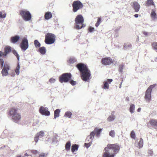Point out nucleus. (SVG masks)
<instances>
[{
	"label": "nucleus",
	"mask_w": 157,
	"mask_h": 157,
	"mask_svg": "<svg viewBox=\"0 0 157 157\" xmlns=\"http://www.w3.org/2000/svg\"><path fill=\"white\" fill-rule=\"evenodd\" d=\"M76 66L81 73L82 79L84 81H86L89 79L90 76V71L88 70L87 66L82 63L77 64Z\"/></svg>",
	"instance_id": "obj_1"
},
{
	"label": "nucleus",
	"mask_w": 157,
	"mask_h": 157,
	"mask_svg": "<svg viewBox=\"0 0 157 157\" xmlns=\"http://www.w3.org/2000/svg\"><path fill=\"white\" fill-rule=\"evenodd\" d=\"M120 149V146L117 144H108L107 147L105 148V151L103 155V157H114L115 155L110 154L109 152L110 150H113V152L116 153L119 151Z\"/></svg>",
	"instance_id": "obj_2"
},
{
	"label": "nucleus",
	"mask_w": 157,
	"mask_h": 157,
	"mask_svg": "<svg viewBox=\"0 0 157 157\" xmlns=\"http://www.w3.org/2000/svg\"><path fill=\"white\" fill-rule=\"evenodd\" d=\"M9 115L12 117L13 121L18 123L21 118V115L19 113H17V110L15 108H12L9 112Z\"/></svg>",
	"instance_id": "obj_3"
},
{
	"label": "nucleus",
	"mask_w": 157,
	"mask_h": 157,
	"mask_svg": "<svg viewBox=\"0 0 157 157\" xmlns=\"http://www.w3.org/2000/svg\"><path fill=\"white\" fill-rule=\"evenodd\" d=\"M55 36L53 34L48 33L45 35V42L48 44H53L55 41Z\"/></svg>",
	"instance_id": "obj_4"
},
{
	"label": "nucleus",
	"mask_w": 157,
	"mask_h": 157,
	"mask_svg": "<svg viewBox=\"0 0 157 157\" xmlns=\"http://www.w3.org/2000/svg\"><path fill=\"white\" fill-rule=\"evenodd\" d=\"M155 85H151L146 90L144 96V98L146 101L149 102L151 98V92L152 89L155 87Z\"/></svg>",
	"instance_id": "obj_5"
},
{
	"label": "nucleus",
	"mask_w": 157,
	"mask_h": 157,
	"mask_svg": "<svg viewBox=\"0 0 157 157\" xmlns=\"http://www.w3.org/2000/svg\"><path fill=\"white\" fill-rule=\"evenodd\" d=\"M20 15L25 21H28L31 18V15L30 12L26 10H23L20 11Z\"/></svg>",
	"instance_id": "obj_6"
},
{
	"label": "nucleus",
	"mask_w": 157,
	"mask_h": 157,
	"mask_svg": "<svg viewBox=\"0 0 157 157\" xmlns=\"http://www.w3.org/2000/svg\"><path fill=\"white\" fill-rule=\"evenodd\" d=\"M71 74L70 73H64L59 77V81L61 83L67 82L71 78Z\"/></svg>",
	"instance_id": "obj_7"
},
{
	"label": "nucleus",
	"mask_w": 157,
	"mask_h": 157,
	"mask_svg": "<svg viewBox=\"0 0 157 157\" xmlns=\"http://www.w3.org/2000/svg\"><path fill=\"white\" fill-rule=\"evenodd\" d=\"M72 6L73 11L75 12L78 10L82 8L83 7V5L80 1L77 0L73 2Z\"/></svg>",
	"instance_id": "obj_8"
},
{
	"label": "nucleus",
	"mask_w": 157,
	"mask_h": 157,
	"mask_svg": "<svg viewBox=\"0 0 157 157\" xmlns=\"http://www.w3.org/2000/svg\"><path fill=\"white\" fill-rule=\"evenodd\" d=\"M20 47L22 50L25 51L29 47L28 40L27 38L24 37L23 38L22 41L20 44Z\"/></svg>",
	"instance_id": "obj_9"
},
{
	"label": "nucleus",
	"mask_w": 157,
	"mask_h": 157,
	"mask_svg": "<svg viewBox=\"0 0 157 157\" xmlns=\"http://www.w3.org/2000/svg\"><path fill=\"white\" fill-rule=\"evenodd\" d=\"M48 110V109L47 108L41 106L40 108L39 112L43 115L49 116L50 115V113Z\"/></svg>",
	"instance_id": "obj_10"
},
{
	"label": "nucleus",
	"mask_w": 157,
	"mask_h": 157,
	"mask_svg": "<svg viewBox=\"0 0 157 157\" xmlns=\"http://www.w3.org/2000/svg\"><path fill=\"white\" fill-rule=\"evenodd\" d=\"M1 71V73L3 76H6L8 74V71L10 70L9 65L7 64H5Z\"/></svg>",
	"instance_id": "obj_11"
},
{
	"label": "nucleus",
	"mask_w": 157,
	"mask_h": 157,
	"mask_svg": "<svg viewBox=\"0 0 157 157\" xmlns=\"http://www.w3.org/2000/svg\"><path fill=\"white\" fill-rule=\"evenodd\" d=\"M75 21L76 25L82 24L84 22V19L81 15L77 16L75 18Z\"/></svg>",
	"instance_id": "obj_12"
},
{
	"label": "nucleus",
	"mask_w": 157,
	"mask_h": 157,
	"mask_svg": "<svg viewBox=\"0 0 157 157\" xmlns=\"http://www.w3.org/2000/svg\"><path fill=\"white\" fill-rule=\"evenodd\" d=\"M45 135L44 132L41 131L39 132L36 134L34 138V141L36 143H37L39 138H41L44 137Z\"/></svg>",
	"instance_id": "obj_13"
},
{
	"label": "nucleus",
	"mask_w": 157,
	"mask_h": 157,
	"mask_svg": "<svg viewBox=\"0 0 157 157\" xmlns=\"http://www.w3.org/2000/svg\"><path fill=\"white\" fill-rule=\"evenodd\" d=\"M131 5L133 7L136 12H137L139 11L140 8V6L137 2H131Z\"/></svg>",
	"instance_id": "obj_14"
},
{
	"label": "nucleus",
	"mask_w": 157,
	"mask_h": 157,
	"mask_svg": "<svg viewBox=\"0 0 157 157\" xmlns=\"http://www.w3.org/2000/svg\"><path fill=\"white\" fill-rule=\"evenodd\" d=\"M101 62L103 64L107 65L113 63V61L110 58L108 57L102 59Z\"/></svg>",
	"instance_id": "obj_15"
},
{
	"label": "nucleus",
	"mask_w": 157,
	"mask_h": 157,
	"mask_svg": "<svg viewBox=\"0 0 157 157\" xmlns=\"http://www.w3.org/2000/svg\"><path fill=\"white\" fill-rule=\"evenodd\" d=\"M135 145L136 147L140 148L143 147V141L142 138H140V141L138 142V140H136L135 143Z\"/></svg>",
	"instance_id": "obj_16"
},
{
	"label": "nucleus",
	"mask_w": 157,
	"mask_h": 157,
	"mask_svg": "<svg viewBox=\"0 0 157 157\" xmlns=\"http://www.w3.org/2000/svg\"><path fill=\"white\" fill-rule=\"evenodd\" d=\"M113 79H107L106 81H105L103 82L104 85L103 86L102 88L105 90L108 89L109 88V85L108 82H109L110 84L111 82H112Z\"/></svg>",
	"instance_id": "obj_17"
},
{
	"label": "nucleus",
	"mask_w": 157,
	"mask_h": 157,
	"mask_svg": "<svg viewBox=\"0 0 157 157\" xmlns=\"http://www.w3.org/2000/svg\"><path fill=\"white\" fill-rule=\"evenodd\" d=\"M20 39V37L18 35H16L11 37L10 39L11 42L13 44H15Z\"/></svg>",
	"instance_id": "obj_18"
},
{
	"label": "nucleus",
	"mask_w": 157,
	"mask_h": 157,
	"mask_svg": "<svg viewBox=\"0 0 157 157\" xmlns=\"http://www.w3.org/2000/svg\"><path fill=\"white\" fill-rule=\"evenodd\" d=\"M102 128L100 129L98 128H95L94 130V134H95L96 136L98 137L100 136V135L102 131Z\"/></svg>",
	"instance_id": "obj_19"
},
{
	"label": "nucleus",
	"mask_w": 157,
	"mask_h": 157,
	"mask_svg": "<svg viewBox=\"0 0 157 157\" xmlns=\"http://www.w3.org/2000/svg\"><path fill=\"white\" fill-rule=\"evenodd\" d=\"M149 123L153 127H157V120L152 119L149 121Z\"/></svg>",
	"instance_id": "obj_20"
},
{
	"label": "nucleus",
	"mask_w": 157,
	"mask_h": 157,
	"mask_svg": "<svg viewBox=\"0 0 157 157\" xmlns=\"http://www.w3.org/2000/svg\"><path fill=\"white\" fill-rule=\"evenodd\" d=\"M52 17V14L51 12H47L45 13L44 17L46 20H48L51 18Z\"/></svg>",
	"instance_id": "obj_21"
},
{
	"label": "nucleus",
	"mask_w": 157,
	"mask_h": 157,
	"mask_svg": "<svg viewBox=\"0 0 157 157\" xmlns=\"http://www.w3.org/2000/svg\"><path fill=\"white\" fill-rule=\"evenodd\" d=\"M5 49V51L3 54L4 56H6L8 53L10 52L11 51V48L10 46L6 47Z\"/></svg>",
	"instance_id": "obj_22"
},
{
	"label": "nucleus",
	"mask_w": 157,
	"mask_h": 157,
	"mask_svg": "<svg viewBox=\"0 0 157 157\" xmlns=\"http://www.w3.org/2000/svg\"><path fill=\"white\" fill-rule=\"evenodd\" d=\"M151 16L152 19L153 20H154L157 18V16L155 13V11L153 9L151 10Z\"/></svg>",
	"instance_id": "obj_23"
},
{
	"label": "nucleus",
	"mask_w": 157,
	"mask_h": 157,
	"mask_svg": "<svg viewBox=\"0 0 157 157\" xmlns=\"http://www.w3.org/2000/svg\"><path fill=\"white\" fill-rule=\"evenodd\" d=\"M38 52L42 55H44L46 52L45 48L44 47H40L38 49Z\"/></svg>",
	"instance_id": "obj_24"
},
{
	"label": "nucleus",
	"mask_w": 157,
	"mask_h": 157,
	"mask_svg": "<svg viewBox=\"0 0 157 157\" xmlns=\"http://www.w3.org/2000/svg\"><path fill=\"white\" fill-rule=\"evenodd\" d=\"M95 135L94 132V131H92L90 133V135L87 137L86 140H87V139H90L91 142L92 141V140H93L94 136Z\"/></svg>",
	"instance_id": "obj_25"
},
{
	"label": "nucleus",
	"mask_w": 157,
	"mask_h": 157,
	"mask_svg": "<svg viewBox=\"0 0 157 157\" xmlns=\"http://www.w3.org/2000/svg\"><path fill=\"white\" fill-rule=\"evenodd\" d=\"M60 111V110L59 109H56L55 111L54 114V118L55 119L59 117Z\"/></svg>",
	"instance_id": "obj_26"
},
{
	"label": "nucleus",
	"mask_w": 157,
	"mask_h": 157,
	"mask_svg": "<svg viewBox=\"0 0 157 157\" xmlns=\"http://www.w3.org/2000/svg\"><path fill=\"white\" fill-rule=\"evenodd\" d=\"M78 146L77 145L75 144L72 145L71 147V151L74 152L75 151H77L78 148Z\"/></svg>",
	"instance_id": "obj_27"
},
{
	"label": "nucleus",
	"mask_w": 157,
	"mask_h": 157,
	"mask_svg": "<svg viewBox=\"0 0 157 157\" xmlns=\"http://www.w3.org/2000/svg\"><path fill=\"white\" fill-rule=\"evenodd\" d=\"M50 141L52 142V143L55 144V143L58 141L57 138L56 136H53L50 138Z\"/></svg>",
	"instance_id": "obj_28"
},
{
	"label": "nucleus",
	"mask_w": 157,
	"mask_h": 157,
	"mask_svg": "<svg viewBox=\"0 0 157 157\" xmlns=\"http://www.w3.org/2000/svg\"><path fill=\"white\" fill-rule=\"evenodd\" d=\"M68 63L71 64L73 63L76 61V59L74 57L70 58L68 60Z\"/></svg>",
	"instance_id": "obj_29"
},
{
	"label": "nucleus",
	"mask_w": 157,
	"mask_h": 157,
	"mask_svg": "<svg viewBox=\"0 0 157 157\" xmlns=\"http://www.w3.org/2000/svg\"><path fill=\"white\" fill-rule=\"evenodd\" d=\"M115 118V115H111L109 116L107 118V120L108 121L110 122L114 120Z\"/></svg>",
	"instance_id": "obj_30"
},
{
	"label": "nucleus",
	"mask_w": 157,
	"mask_h": 157,
	"mask_svg": "<svg viewBox=\"0 0 157 157\" xmlns=\"http://www.w3.org/2000/svg\"><path fill=\"white\" fill-rule=\"evenodd\" d=\"M71 146V143L70 141H68L66 144L65 145V149L67 150H69L70 149V148Z\"/></svg>",
	"instance_id": "obj_31"
},
{
	"label": "nucleus",
	"mask_w": 157,
	"mask_h": 157,
	"mask_svg": "<svg viewBox=\"0 0 157 157\" xmlns=\"http://www.w3.org/2000/svg\"><path fill=\"white\" fill-rule=\"evenodd\" d=\"M129 111L131 113H133L135 111V105L133 104L131 105L129 109Z\"/></svg>",
	"instance_id": "obj_32"
},
{
	"label": "nucleus",
	"mask_w": 157,
	"mask_h": 157,
	"mask_svg": "<svg viewBox=\"0 0 157 157\" xmlns=\"http://www.w3.org/2000/svg\"><path fill=\"white\" fill-rule=\"evenodd\" d=\"M85 25L83 24V23L82 24H80V25H75V27L76 29H82V27H84L85 26Z\"/></svg>",
	"instance_id": "obj_33"
},
{
	"label": "nucleus",
	"mask_w": 157,
	"mask_h": 157,
	"mask_svg": "<svg viewBox=\"0 0 157 157\" xmlns=\"http://www.w3.org/2000/svg\"><path fill=\"white\" fill-rule=\"evenodd\" d=\"M20 66L19 64H18L17 66L16 67V69L15 70V71L16 74L17 75H18L20 73Z\"/></svg>",
	"instance_id": "obj_34"
},
{
	"label": "nucleus",
	"mask_w": 157,
	"mask_h": 157,
	"mask_svg": "<svg viewBox=\"0 0 157 157\" xmlns=\"http://www.w3.org/2000/svg\"><path fill=\"white\" fill-rule=\"evenodd\" d=\"M71 115L72 113L71 112L67 111L64 114V117H66L71 118Z\"/></svg>",
	"instance_id": "obj_35"
},
{
	"label": "nucleus",
	"mask_w": 157,
	"mask_h": 157,
	"mask_svg": "<svg viewBox=\"0 0 157 157\" xmlns=\"http://www.w3.org/2000/svg\"><path fill=\"white\" fill-rule=\"evenodd\" d=\"M34 44L35 47L37 48L40 47V44L37 40H35L34 41Z\"/></svg>",
	"instance_id": "obj_36"
},
{
	"label": "nucleus",
	"mask_w": 157,
	"mask_h": 157,
	"mask_svg": "<svg viewBox=\"0 0 157 157\" xmlns=\"http://www.w3.org/2000/svg\"><path fill=\"white\" fill-rule=\"evenodd\" d=\"M146 4L147 6L155 5L154 3L153 0H147Z\"/></svg>",
	"instance_id": "obj_37"
},
{
	"label": "nucleus",
	"mask_w": 157,
	"mask_h": 157,
	"mask_svg": "<svg viewBox=\"0 0 157 157\" xmlns=\"http://www.w3.org/2000/svg\"><path fill=\"white\" fill-rule=\"evenodd\" d=\"M3 53L2 52H0V57L1 56ZM3 64H4V61L2 59H0V66H1V67L2 68L3 66Z\"/></svg>",
	"instance_id": "obj_38"
},
{
	"label": "nucleus",
	"mask_w": 157,
	"mask_h": 157,
	"mask_svg": "<svg viewBox=\"0 0 157 157\" xmlns=\"http://www.w3.org/2000/svg\"><path fill=\"white\" fill-rule=\"evenodd\" d=\"M6 16V13L2 11L0 12V18H5Z\"/></svg>",
	"instance_id": "obj_39"
},
{
	"label": "nucleus",
	"mask_w": 157,
	"mask_h": 157,
	"mask_svg": "<svg viewBox=\"0 0 157 157\" xmlns=\"http://www.w3.org/2000/svg\"><path fill=\"white\" fill-rule=\"evenodd\" d=\"M13 53L14 55L15 56H17V60H19V56L17 52L15 50H13Z\"/></svg>",
	"instance_id": "obj_40"
},
{
	"label": "nucleus",
	"mask_w": 157,
	"mask_h": 157,
	"mask_svg": "<svg viewBox=\"0 0 157 157\" xmlns=\"http://www.w3.org/2000/svg\"><path fill=\"white\" fill-rule=\"evenodd\" d=\"M115 132L114 130H111L109 132V135L112 137H115Z\"/></svg>",
	"instance_id": "obj_41"
},
{
	"label": "nucleus",
	"mask_w": 157,
	"mask_h": 157,
	"mask_svg": "<svg viewBox=\"0 0 157 157\" xmlns=\"http://www.w3.org/2000/svg\"><path fill=\"white\" fill-rule=\"evenodd\" d=\"M131 137L134 139H136L135 134L134 131H132L130 134Z\"/></svg>",
	"instance_id": "obj_42"
},
{
	"label": "nucleus",
	"mask_w": 157,
	"mask_h": 157,
	"mask_svg": "<svg viewBox=\"0 0 157 157\" xmlns=\"http://www.w3.org/2000/svg\"><path fill=\"white\" fill-rule=\"evenodd\" d=\"M152 46L153 48L157 52V42H154L152 44Z\"/></svg>",
	"instance_id": "obj_43"
},
{
	"label": "nucleus",
	"mask_w": 157,
	"mask_h": 157,
	"mask_svg": "<svg viewBox=\"0 0 157 157\" xmlns=\"http://www.w3.org/2000/svg\"><path fill=\"white\" fill-rule=\"evenodd\" d=\"M101 21V19L99 17L98 18L97 21L95 24V26L98 27L100 25Z\"/></svg>",
	"instance_id": "obj_44"
},
{
	"label": "nucleus",
	"mask_w": 157,
	"mask_h": 157,
	"mask_svg": "<svg viewBox=\"0 0 157 157\" xmlns=\"http://www.w3.org/2000/svg\"><path fill=\"white\" fill-rule=\"evenodd\" d=\"M92 142H91V141H90V142H89L88 143H85V146L87 148H88L91 145Z\"/></svg>",
	"instance_id": "obj_45"
},
{
	"label": "nucleus",
	"mask_w": 157,
	"mask_h": 157,
	"mask_svg": "<svg viewBox=\"0 0 157 157\" xmlns=\"http://www.w3.org/2000/svg\"><path fill=\"white\" fill-rule=\"evenodd\" d=\"M56 81V79L52 78H51L49 80V82L51 83H54Z\"/></svg>",
	"instance_id": "obj_46"
},
{
	"label": "nucleus",
	"mask_w": 157,
	"mask_h": 157,
	"mask_svg": "<svg viewBox=\"0 0 157 157\" xmlns=\"http://www.w3.org/2000/svg\"><path fill=\"white\" fill-rule=\"evenodd\" d=\"M47 156V154L45 153H42L39 155V157H46Z\"/></svg>",
	"instance_id": "obj_47"
},
{
	"label": "nucleus",
	"mask_w": 157,
	"mask_h": 157,
	"mask_svg": "<svg viewBox=\"0 0 157 157\" xmlns=\"http://www.w3.org/2000/svg\"><path fill=\"white\" fill-rule=\"evenodd\" d=\"M148 153L149 155H150L151 156H152L153 155V151L151 150H148Z\"/></svg>",
	"instance_id": "obj_48"
},
{
	"label": "nucleus",
	"mask_w": 157,
	"mask_h": 157,
	"mask_svg": "<svg viewBox=\"0 0 157 157\" xmlns=\"http://www.w3.org/2000/svg\"><path fill=\"white\" fill-rule=\"evenodd\" d=\"M88 30L90 32H92L94 30V28L91 27H90L89 28Z\"/></svg>",
	"instance_id": "obj_49"
},
{
	"label": "nucleus",
	"mask_w": 157,
	"mask_h": 157,
	"mask_svg": "<svg viewBox=\"0 0 157 157\" xmlns=\"http://www.w3.org/2000/svg\"><path fill=\"white\" fill-rule=\"evenodd\" d=\"M70 83L73 86L75 85L76 84V82L73 80H71L70 81Z\"/></svg>",
	"instance_id": "obj_50"
},
{
	"label": "nucleus",
	"mask_w": 157,
	"mask_h": 157,
	"mask_svg": "<svg viewBox=\"0 0 157 157\" xmlns=\"http://www.w3.org/2000/svg\"><path fill=\"white\" fill-rule=\"evenodd\" d=\"M31 152L34 154H36L38 152V151L37 150H31Z\"/></svg>",
	"instance_id": "obj_51"
},
{
	"label": "nucleus",
	"mask_w": 157,
	"mask_h": 157,
	"mask_svg": "<svg viewBox=\"0 0 157 157\" xmlns=\"http://www.w3.org/2000/svg\"><path fill=\"white\" fill-rule=\"evenodd\" d=\"M123 69V66L122 65L120 66L119 68V71L122 72V71Z\"/></svg>",
	"instance_id": "obj_52"
},
{
	"label": "nucleus",
	"mask_w": 157,
	"mask_h": 157,
	"mask_svg": "<svg viewBox=\"0 0 157 157\" xmlns=\"http://www.w3.org/2000/svg\"><path fill=\"white\" fill-rule=\"evenodd\" d=\"M143 33L144 34V35H145V36H147V35H148V33L147 32L144 31V32H143Z\"/></svg>",
	"instance_id": "obj_53"
},
{
	"label": "nucleus",
	"mask_w": 157,
	"mask_h": 157,
	"mask_svg": "<svg viewBox=\"0 0 157 157\" xmlns=\"http://www.w3.org/2000/svg\"><path fill=\"white\" fill-rule=\"evenodd\" d=\"M130 46L129 44H124V47H127V46L129 47Z\"/></svg>",
	"instance_id": "obj_54"
},
{
	"label": "nucleus",
	"mask_w": 157,
	"mask_h": 157,
	"mask_svg": "<svg viewBox=\"0 0 157 157\" xmlns=\"http://www.w3.org/2000/svg\"><path fill=\"white\" fill-rule=\"evenodd\" d=\"M119 30H120V28H117V29H116L115 30V31L116 32H117L119 31Z\"/></svg>",
	"instance_id": "obj_55"
},
{
	"label": "nucleus",
	"mask_w": 157,
	"mask_h": 157,
	"mask_svg": "<svg viewBox=\"0 0 157 157\" xmlns=\"http://www.w3.org/2000/svg\"><path fill=\"white\" fill-rule=\"evenodd\" d=\"M141 108H139L137 110V112H140L141 111Z\"/></svg>",
	"instance_id": "obj_56"
},
{
	"label": "nucleus",
	"mask_w": 157,
	"mask_h": 157,
	"mask_svg": "<svg viewBox=\"0 0 157 157\" xmlns=\"http://www.w3.org/2000/svg\"><path fill=\"white\" fill-rule=\"evenodd\" d=\"M89 139H87V140H86V141L87 142H90V139L89 140Z\"/></svg>",
	"instance_id": "obj_57"
},
{
	"label": "nucleus",
	"mask_w": 157,
	"mask_h": 157,
	"mask_svg": "<svg viewBox=\"0 0 157 157\" xmlns=\"http://www.w3.org/2000/svg\"><path fill=\"white\" fill-rule=\"evenodd\" d=\"M134 16L135 17L137 18L138 17V15L137 14H136L134 15Z\"/></svg>",
	"instance_id": "obj_58"
},
{
	"label": "nucleus",
	"mask_w": 157,
	"mask_h": 157,
	"mask_svg": "<svg viewBox=\"0 0 157 157\" xmlns=\"http://www.w3.org/2000/svg\"><path fill=\"white\" fill-rule=\"evenodd\" d=\"M5 147H6V146H3L2 147L0 148L3 149H4V148Z\"/></svg>",
	"instance_id": "obj_59"
},
{
	"label": "nucleus",
	"mask_w": 157,
	"mask_h": 157,
	"mask_svg": "<svg viewBox=\"0 0 157 157\" xmlns=\"http://www.w3.org/2000/svg\"><path fill=\"white\" fill-rule=\"evenodd\" d=\"M25 156H29V155H28V154H27V153H25Z\"/></svg>",
	"instance_id": "obj_60"
},
{
	"label": "nucleus",
	"mask_w": 157,
	"mask_h": 157,
	"mask_svg": "<svg viewBox=\"0 0 157 157\" xmlns=\"http://www.w3.org/2000/svg\"><path fill=\"white\" fill-rule=\"evenodd\" d=\"M129 98L128 97H127L126 98V99H127V100L128 101L129 100Z\"/></svg>",
	"instance_id": "obj_61"
},
{
	"label": "nucleus",
	"mask_w": 157,
	"mask_h": 157,
	"mask_svg": "<svg viewBox=\"0 0 157 157\" xmlns=\"http://www.w3.org/2000/svg\"><path fill=\"white\" fill-rule=\"evenodd\" d=\"M121 84H122V83H121V84H120V87H119V88H121Z\"/></svg>",
	"instance_id": "obj_62"
},
{
	"label": "nucleus",
	"mask_w": 157,
	"mask_h": 157,
	"mask_svg": "<svg viewBox=\"0 0 157 157\" xmlns=\"http://www.w3.org/2000/svg\"><path fill=\"white\" fill-rule=\"evenodd\" d=\"M115 37H117V36H118V35H117H117H115Z\"/></svg>",
	"instance_id": "obj_63"
},
{
	"label": "nucleus",
	"mask_w": 157,
	"mask_h": 157,
	"mask_svg": "<svg viewBox=\"0 0 157 157\" xmlns=\"http://www.w3.org/2000/svg\"><path fill=\"white\" fill-rule=\"evenodd\" d=\"M11 76H14V75H13V74H12V75H11Z\"/></svg>",
	"instance_id": "obj_64"
}]
</instances>
